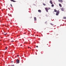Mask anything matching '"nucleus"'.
<instances>
[{
    "label": "nucleus",
    "mask_w": 66,
    "mask_h": 66,
    "mask_svg": "<svg viewBox=\"0 0 66 66\" xmlns=\"http://www.w3.org/2000/svg\"><path fill=\"white\" fill-rule=\"evenodd\" d=\"M16 62L18 64H19V60L18 59L16 60Z\"/></svg>",
    "instance_id": "nucleus-1"
},
{
    "label": "nucleus",
    "mask_w": 66,
    "mask_h": 66,
    "mask_svg": "<svg viewBox=\"0 0 66 66\" xmlns=\"http://www.w3.org/2000/svg\"><path fill=\"white\" fill-rule=\"evenodd\" d=\"M61 10L62 11H64L65 10V9H64V8L62 7V8L61 9Z\"/></svg>",
    "instance_id": "nucleus-2"
},
{
    "label": "nucleus",
    "mask_w": 66,
    "mask_h": 66,
    "mask_svg": "<svg viewBox=\"0 0 66 66\" xmlns=\"http://www.w3.org/2000/svg\"><path fill=\"white\" fill-rule=\"evenodd\" d=\"M45 9L46 10V11L47 12H48V9H47V8H45Z\"/></svg>",
    "instance_id": "nucleus-3"
},
{
    "label": "nucleus",
    "mask_w": 66,
    "mask_h": 66,
    "mask_svg": "<svg viewBox=\"0 0 66 66\" xmlns=\"http://www.w3.org/2000/svg\"><path fill=\"white\" fill-rule=\"evenodd\" d=\"M58 1L59 2H63V1L62 0H58Z\"/></svg>",
    "instance_id": "nucleus-4"
},
{
    "label": "nucleus",
    "mask_w": 66,
    "mask_h": 66,
    "mask_svg": "<svg viewBox=\"0 0 66 66\" xmlns=\"http://www.w3.org/2000/svg\"><path fill=\"white\" fill-rule=\"evenodd\" d=\"M50 3L51 4H53V3H52V1H50Z\"/></svg>",
    "instance_id": "nucleus-5"
},
{
    "label": "nucleus",
    "mask_w": 66,
    "mask_h": 66,
    "mask_svg": "<svg viewBox=\"0 0 66 66\" xmlns=\"http://www.w3.org/2000/svg\"><path fill=\"white\" fill-rule=\"evenodd\" d=\"M34 19L35 21H36V17H34Z\"/></svg>",
    "instance_id": "nucleus-6"
},
{
    "label": "nucleus",
    "mask_w": 66,
    "mask_h": 66,
    "mask_svg": "<svg viewBox=\"0 0 66 66\" xmlns=\"http://www.w3.org/2000/svg\"><path fill=\"white\" fill-rule=\"evenodd\" d=\"M10 0L11 1L13 2H16V1H14V0Z\"/></svg>",
    "instance_id": "nucleus-7"
},
{
    "label": "nucleus",
    "mask_w": 66,
    "mask_h": 66,
    "mask_svg": "<svg viewBox=\"0 0 66 66\" xmlns=\"http://www.w3.org/2000/svg\"><path fill=\"white\" fill-rule=\"evenodd\" d=\"M38 11L39 13H41L42 12V11H41V10H38Z\"/></svg>",
    "instance_id": "nucleus-8"
},
{
    "label": "nucleus",
    "mask_w": 66,
    "mask_h": 66,
    "mask_svg": "<svg viewBox=\"0 0 66 66\" xmlns=\"http://www.w3.org/2000/svg\"><path fill=\"white\" fill-rule=\"evenodd\" d=\"M59 5L60 7H62V5L61 4H59Z\"/></svg>",
    "instance_id": "nucleus-9"
},
{
    "label": "nucleus",
    "mask_w": 66,
    "mask_h": 66,
    "mask_svg": "<svg viewBox=\"0 0 66 66\" xmlns=\"http://www.w3.org/2000/svg\"><path fill=\"white\" fill-rule=\"evenodd\" d=\"M56 13L58 14H59V10H58L57 11V12H56Z\"/></svg>",
    "instance_id": "nucleus-10"
},
{
    "label": "nucleus",
    "mask_w": 66,
    "mask_h": 66,
    "mask_svg": "<svg viewBox=\"0 0 66 66\" xmlns=\"http://www.w3.org/2000/svg\"><path fill=\"white\" fill-rule=\"evenodd\" d=\"M54 12H57V10H56V9H54Z\"/></svg>",
    "instance_id": "nucleus-11"
},
{
    "label": "nucleus",
    "mask_w": 66,
    "mask_h": 66,
    "mask_svg": "<svg viewBox=\"0 0 66 66\" xmlns=\"http://www.w3.org/2000/svg\"><path fill=\"white\" fill-rule=\"evenodd\" d=\"M52 7H54V5L53 4H52L51 5Z\"/></svg>",
    "instance_id": "nucleus-12"
},
{
    "label": "nucleus",
    "mask_w": 66,
    "mask_h": 66,
    "mask_svg": "<svg viewBox=\"0 0 66 66\" xmlns=\"http://www.w3.org/2000/svg\"><path fill=\"white\" fill-rule=\"evenodd\" d=\"M2 34H3L5 35H6V34H7V33H6V34H4V33L3 32Z\"/></svg>",
    "instance_id": "nucleus-13"
},
{
    "label": "nucleus",
    "mask_w": 66,
    "mask_h": 66,
    "mask_svg": "<svg viewBox=\"0 0 66 66\" xmlns=\"http://www.w3.org/2000/svg\"><path fill=\"white\" fill-rule=\"evenodd\" d=\"M63 18V19H66V16L64 17Z\"/></svg>",
    "instance_id": "nucleus-14"
},
{
    "label": "nucleus",
    "mask_w": 66,
    "mask_h": 66,
    "mask_svg": "<svg viewBox=\"0 0 66 66\" xmlns=\"http://www.w3.org/2000/svg\"><path fill=\"white\" fill-rule=\"evenodd\" d=\"M5 48L6 49V50L7 49V47H5Z\"/></svg>",
    "instance_id": "nucleus-15"
},
{
    "label": "nucleus",
    "mask_w": 66,
    "mask_h": 66,
    "mask_svg": "<svg viewBox=\"0 0 66 66\" xmlns=\"http://www.w3.org/2000/svg\"><path fill=\"white\" fill-rule=\"evenodd\" d=\"M56 15L57 16L58 15H59V14L58 13H56Z\"/></svg>",
    "instance_id": "nucleus-16"
},
{
    "label": "nucleus",
    "mask_w": 66,
    "mask_h": 66,
    "mask_svg": "<svg viewBox=\"0 0 66 66\" xmlns=\"http://www.w3.org/2000/svg\"><path fill=\"white\" fill-rule=\"evenodd\" d=\"M47 9L48 10H50V8L49 7H48V8H47Z\"/></svg>",
    "instance_id": "nucleus-17"
},
{
    "label": "nucleus",
    "mask_w": 66,
    "mask_h": 66,
    "mask_svg": "<svg viewBox=\"0 0 66 66\" xmlns=\"http://www.w3.org/2000/svg\"><path fill=\"white\" fill-rule=\"evenodd\" d=\"M43 5H44V6L46 5V4L44 3H43Z\"/></svg>",
    "instance_id": "nucleus-18"
},
{
    "label": "nucleus",
    "mask_w": 66,
    "mask_h": 66,
    "mask_svg": "<svg viewBox=\"0 0 66 66\" xmlns=\"http://www.w3.org/2000/svg\"><path fill=\"white\" fill-rule=\"evenodd\" d=\"M10 5H11V7H13V6H12V5L11 4H10Z\"/></svg>",
    "instance_id": "nucleus-19"
},
{
    "label": "nucleus",
    "mask_w": 66,
    "mask_h": 66,
    "mask_svg": "<svg viewBox=\"0 0 66 66\" xmlns=\"http://www.w3.org/2000/svg\"><path fill=\"white\" fill-rule=\"evenodd\" d=\"M51 25H52V26H53V24L52 23H51Z\"/></svg>",
    "instance_id": "nucleus-20"
},
{
    "label": "nucleus",
    "mask_w": 66,
    "mask_h": 66,
    "mask_svg": "<svg viewBox=\"0 0 66 66\" xmlns=\"http://www.w3.org/2000/svg\"><path fill=\"white\" fill-rule=\"evenodd\" d=\"M36 47H37V48H38V46H36Z\"/></svg>",
    "instance_id": "nucleus-21"
},
{
    "label": "nucleus",
    "mask_w": 66,
    "mask_h": 66,
    "mask_svg": "<svg viewBox=\"0 0 66 66\" xmlns=\"http://www.w3.org/2000/svg\"><path fill=\"white\" fill-rule=\"evenodd\" d=\"M11 42H14V41H11Z\"/></svg>",
    "instance_id": "nucleus-22"
},
{
    "label": "nucleus",
    "mask_w": 66,
    "mask_h": 66,
    "mask_svg": "<svg viewBox=\"0 0 66 66\" xmlns=\"http://www.w3.org/2000/svg\"><path fill=\"white\" fill-rule=\"evenodd\" d=\"M11 66H14V65H11Z\"/></svg>",
    "instance_id": "nucleus-23"
},
{
    "label": "nucleus",
    "mask_w": 66,
    "mask_h": 66,
    "mask_svg": "<svg viewBox=\"0 0 66 66\" xmlns=\"http://www.w3.org/2000/svg\"><path fill=\"white\" fill-rule=\"evenodd\" d=\"M28 47V48H30V47Z\"/></svg>",
    "instance_id": "nucleus-24"
},
{
    "label": "nucleus",
    "mask_w": 66,
    "mask_h": 66,
    "mask_svg": "<svg viewBox=\"0 0 66 66\" xmlns=\"http://www.w3.org/2000/svg\"><path fill=\"white\" fill-rule=\"evenodd\" d=\"M29 48H30V49H31V47H30Z\"/></svg>",
    "instance_id": "nucleus-25"
},
{
    "label": "nucleus",
    "mask_w": 66,
    "mask_h": 66,
    "mask_svg": "<svg viewBox=\"0 0 66 66\" xmlns=\"http://www.w3.org/2000/svg\"><path fill=\"white\" fill-rule=\"evenodd\" d=\"M17 56H18L19 57V55H18Z\"/></svg>",
    "instance_id": "nucleus-26"
},
{
    "label": "nucleus",
    "mask_w": 66,
    "mask_h": 66,
    "mask_svg": "<svg viewBox=\"0 0 66 66\" xmlns=\"http://www.w3.org/2000/svg\"><path fill=\"white\" fill-rule=\"evenodd\" d=\"M4 33H5V32L4 31Z\"/></svg>",
    "instance_id": "nucleus-27"
},
{
    "label": "nucleus",
    "mask_w": 66,
    "mask_h": 66,
    "mask_svg": "<svg viewBox=\"0 0 66 66\" xmlns=\"http://www.w3.org/2000/svg\"><path fill=\"white\" fill-rule=\"evenodd\" d=\"M11 62H13V61H12Z\"/></svg>",
    "instance_id": "nucleus-28"
}]
</instances>
